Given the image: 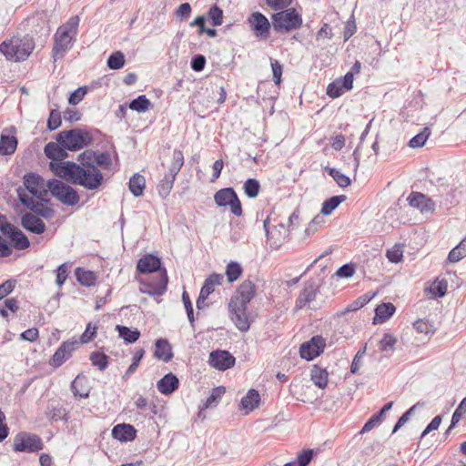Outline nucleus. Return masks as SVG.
I'll list each match as a JSON object with an SVG mask.
<instances>
[{"label": "nucleus", "instance_id": "obj_1", "mask_svg": "<svg viewBox=\"0 0 466 466\" xmlns=\"http://www.w3.org/2000/svg\"><path fill=\"white\" fill-rule=\"evenodd\" d=\"M96 152L86 150L78 156L80 165L72 162H50L51 171L66 181L79 185L88 190H96L103 183L104 177L95 166Z\"/></svg>", "mask_w": 466, "mask_h": 466}, {"label": "nucleus", "instance_id": "obj_2", "mask_svg": "<svg viewBox=\"0 0 466 466\" xmlns=\"http://www.w3.org/2000/svg\"><path fill=\"white\" fill-rule=\"evenodd\" d=\"M79 21L77 15L71 16L66 23L57 28L52 50L55 60L62 57L73 46L78 33Z\"/></svg>", "mask_w": 466, "mask_h": 466}, {"label": "nucleus", "instance_id": "obj_3", "mask_svg": "<svg viewBox=\"0 0 466 466\" xmlns=\"http://www.w3.org/2000/svg\"><path fill=\"white\" fill-rule=\"evenodd\" d=\"M35 48V42L29 35L22 38L13 37L9 41H4L0 45V52L13 61L25 60Z\"/></svg>", "mask_w": 466, "mask_h": 466}, {"label": "nucleus", "instance_id": "obj_4", "mask_svg": "<svg viewBox=\"0 0 466 466\" xmlns=\"http://www.w3.org/2000/svg\"><path fill=\"white\" fill-rule=\"evenodd\" d=\"M57 142L70 151H76L91 144L93 137L88 131L75 128L61 131L56 137Z\"/></svg>", "mask_w": 466, "mask_h": 466}, {"label": "nucleus", "instance_id": "obj_5", "mask_svg": "<svg viewBox=\"0 0 466 466\" xmlns=\"http://www.w3.org/2000/svg\"><path fill=\"white\" fill-rule=\"evenodd\" d=\"M184 165V155L181 150L175 149L172 154V159L167 167V172L164 175V177L161 179L159 184L157 185L158 194L166 198L169 195L176 177L180 171L181 167Z\"/></svg>", "mask_w": 466, "mask_h": 466}, {"label": "nucleus", "instance_id": "obj_6", "mask_svg": "<svg viewBox=\"0 0 466 466\" xmlns=\"http://www.w3.org/2000/svg\"><path fill=\"white\" fill-rule=\"evenodd\" d=\"M271 20L274 30L281 33L297 30L302 25V17L294 8H288L273 14Z\"/></svg>", "mask_w": 466, "mask_h": 466}, {"label": "nucleus", "instance_id": "obj_7", "mask_svg": "<svg viewBox=\"0 0 466 466\" xmlns=\"http://www.w3.org/2000/svg\"><path fill=\"white\" fill-rule=\"evenodd\" d=\"M47 187L51 194L65 205L75 206L79 202L80 198L76 190L60 180H48Z\"/></svg>", "mask_w": 466, "mask_h": 466}, {"label": "nucleus", "instance_id": "obj_8", "mask_svg": "<svg viewBox=\"0 0 466 466\" xmlns=\"http://www.w3.org/2000/svg\"><path fill=\"white\" fill-rule=\"evenodd\" d=\"M214 200L219 207L229 206L233 215L237 217L242 215L241 203L233 188L226 187L218 190L214 196Z\"/></svg>", "mask_w": 466, "mask_h": 466}, {"label": "nucleus", "instance_id": "obj_9", "mask_svg": "<svg viewBox=\"0 0 466 466\" xmlns=\"http://www.w3.org/2000/svg\"><path fill=\"white\" fill-rule=\"evenodd\" d=\"M319 296V285L313 280L306 282L296 299L295 309H302L306 307L315 308V302Z\"/></svg>", "mask_w": 466, "mask_h": 466}, {"label": "nucleus", "instance_id": "obj_10", "mask_svg": "<svg viewBox=\"0 0 466 466\" xmlns=\"http://www.w3.org/2000/svg\"><path fill=\"white\" fill-rule=\"evenodd\" d=\"M24 185L25 187L24 190L25 192L27 190L32 195L31 197H35L37 199H45L49 191L47 182L46 183L43 177L34 173L25 176Z\"/></svg>", "mask_w": 466, "mask_h": 466}, {"label": "nucleus", "instance_id": "obj_11", "mask_svg": "<svg viewBox=\"0 0 466 466\" xmlns=\"http://www.w3.org/2000/svg\"><path fill=\"white\" fill-rule=\"evenodd\" d=\"M168 278L166 270L161 272L156 281H148L147 279H140L139 290L142 293L149 296H161L167 290Z\"/></svg>", "mask_w": 466, "mask_h": 466}, {"label": "nucleus", "instance_id": "obj_12", "mask_svg": "<svg viewBox=\"0 0 466 466\" xmlns=\"http://www.w3.org/2000/svg\"><path fill=\"white\" fill-rule=\"evenodd\" d=\"M325 346V339L321 336H314L310 340L301 344L299 355L306 360H312L323 352Z\"/></svg>", "mask_w": 466, "mask_h": 466}, {"label": "nucleus", "instance_id": "obj_13", "mask_svg": "<svg viewBox=\"0 0 466 466\" xmlns=\"http://www.w3.org/2000/svg\"><path fill=\"white\" fill-rule=\"evenodd\" d=\"M256 295L255 284L249 280H244L238 288L236 293L230 299L228 304L247 306Z\"/></svg>", "mask_w": 466, "mask_h": 466}, {"label": "nucleus", "instance_id": "obj_14", "mask_svg": "<svg viewBox=\"0 0 466 466\" xmlns=\"http://www.w3.org/2000/svg\"><path fill=\"white\" fill-rule=\"evenodd\" d=\"M78 346L79 342L76 339L64 341L54 353L50 360V365L55 368L63 365L72 356L73 351L76 350Z\"/></svg>", "mask_w": 466, "mask_h": 466}, {"label": "nucleus", "instance_id": "obj_15", "mask_svg": "<svg viewBox=\"0 0 466 466\" xmlns=\"http://www.w3.org/2000/svg\"><path fill=\"white\" fill-rule=\"evenodd\" d=\"M247 306L228 304L230 319L241 332H247L250 328V320L247 314Z\"/></svg>", "mask_w": 466, "mask_h": 466}, {"label": "nucleus", "instance_id": "obj_16", "mask_svg": "<svg viewBox=\"0 0 466 466\" xmlns=\"http://www.w3.org/2000/svg\"><path fill=\"white\" fill-rule=\"evenodd\" d=\"M43 448L41 439L35 435H18L14 441L16 451H37Z\"/></svg>", "mask_w": 466, "mask_h": 466}, {"label": "nucleus", "instance_id": "obj_17", "mask_svg": "<svg viewBox=\"0 0 466 466\" xmlns=\"http://www.w3.org/2000/svg\"><path fill=\"white\" fill-rule=\"evenodd\" d=\"M248 22L256 36L267 39L269 35L270 23L268 18L259 12H254L248 18Z\"/></svg>", "mask_w": 466, "mask_h": 466}, {"label": "nucleus", "instance_id": "obj_18", "mask_svg": "<svg viewBox=\"0 0 466 466\" xmlns=\"http://www.w3.org/2000/svg\"><path fill=\"white\" fill-rule=\"evenodd\" d=\"M17 194L21 203L33 212L45 218L49 217L51 214L52 210L50 208H48L43 203H40L38 200H35L34 198L30 197L29 194L23 188L19 187L17 189Z\"/></svg>", "mask_w": 466, "mask_h": 466}, {"label": "nucleus", "instance_id": "obj_19", "mask_svg": "<svg viewBox=\"0 0 466 466\" xmlns=\"http://www.w3.org/2000/svg\"><path fill=\"white\" fill-rule=\"evenodd\" d=\"M209 364L218 370H226L235 364V358L226 350H215L209 355Z\"/></svg>", "mask_w": 466, "mask_h": 466}, {"label": "nucleus", "instance_id": "obj_20", "mask_svg": "<svg viewBox=\"0 0 466 466\" xmlns=\"http://www.w3.org/2000/svg\"><path fill=\"white\" fill-rule=\"evenodd\" d=\"M408 201L410 207L419 208L421 212L433 211L435 208L434 202L430 198L419 192L410 193Z\"/></svg>", "mask_w": 466, "mask_h": 466}, {"label": "nucleus", "instance_id": "obj_21", "mask_svg": "<svg viewBox=\"0 0 466 466\" xmlns=\"http://www.w3.org/2000/svg\"><path fill=\"white\" fill-rule=\"evenodd\" d=\"M22 226L35 234H42L46 230V225L41 218L34 214L26 213L22 217Z\"/></svg>", "mask_w": 466, "mask_h": 466}, {"label": "nucleus", "instance_id": "obj_22", "mask_svg": "<svg viewBox=\"0 0 466 466\" xmlns=\"http://www.w3.org/2000/svg\"><path fill=\"white\" fill-rule=\"evenodd\" d=\"M160 259L151 254L143 256L137 262V268L140 273H152L160 268Z\"/></svg>", "mask_w": 466, "mask_h": 466}, {"label": "nucleus", "instance_id": "obj_23", "mask_svg": "<svg viewBox=\"0 0 466 466\" xmlns=\"http://www.w3.org/2000/svg\"><path fill=\"white\" fill-rule=\"evenodd\" d=\"M66 148L63 147L58 142H49L45 146L44 152L46 156L51 159V162H65L64 160L67 157L68 154L66 151Z\"/></svg>", "mask_w": 466, "mask_h": 466}, {"label": "nucleus", "instance_id": "obj_24", "mask_svg": "<svg viewBox=\"0 0 466 466\" xmlns=\"http://www.w3.org/2000/svg\"><path fill=\"white\" fill-rule=\"evenodd\" d=\"M350 89V72L346 73L343 78H338L330 83L327 87V94L336 98Z\"/></svg>", "mask_w": 466, "mask_h": 466}, {"label": "nucleus", "instance_id": "obj_25", "mask_svg": "<svg viewBox=\"0 0 466 466\" xmlns=\"http://www.w3.org/2000/svg\"><path fill=\"white\" fill-rule=\"evenodd\" d=\"M137 431L130 424H117L112 430V436L114 439L122 442L133 441L136 438Z\"/></svg>", "mask_w": 466, "mask_h": 466}, {"label": "nucleus", "instance_id": "obj_26", "mask_svg": "<svg viewBox=\"0 0 466 466\" xmlns=\"http://www.w3.org/2000/svg\"><path fill=\"white\" fill-rule=\"evenodd\" d=\"M179 380L173 373L166 374L157 383L158 391L164 395H168L174 392L178 388Z\"/></svg>", "mask_w": 466, "mask_h": 466}, {"label": "nucleus", "instance_id": "obj_27", "mask_svg": "<svg viewBox=\"0 0 466 466\" xmlns=\"http://www.w3.org/2000/svg\"><path fill=\"white\" fill-rule=\"evenodd\" d=\"M396 311L395 306L390 303H381L375 309V316L373 318V323H384L387 321Z\"/></svg>", "mask_w": 466, "mask_h": 466}, {"label": "nucleus", "instance_id": "obj_28", "mask_svg": "<svg viewBox=\"0 0 466 466\" xmlns=\"http://www.w3.org/2000/svg\"><path fill=\"white\" fill-rule=\"evenodd\" d=\"M5 236L11 239L15 248L17 249H25L30 245L26 236L14 226L11 227V229L8 230Z\"/></svg>", "mask_w": 466, "mask_h": 466}, {"label": "nucleus", "instance_id": "obj_29", "mask_svg": "<svg viewBox=\"0 0 466 466\" xmlns=\"http://www.w3.org/2000/svg\"><path fill=\"white\" fill-rule=\"evenodd\" d=\"M260 401V396L258 390L251 389L244 396L240 402V408L246 410V413L252 411L258 407Z\"/></svg>", "mask_w": 466, "mask_h": 466}, {"label": "nucleus", "instance_id": "obj_30", "mask_svg": "<svg viewBox=\"0 0 466 466\" xmlns=\"http://www.w3.org/2000/svg\"><path fill=\"white\" fill-rule=\"evenodd\" d=\"M17 147V139L13 135L5 134L4 130L0 137V154L12 155Z\"/></svg>", "mask_w": 466, "mask_h": 466}, {"label": "nucleus", "instance_id": "obj_31", "mask_svg": "<svg viewBox=\"0 0 466 466\" xmlns=\"http://www.w3.org/2000/svg\"><path fill=\"white\" fill-rule=\"evenodd\" d=\"M155 356L165 362L173 358L171 346L167 339H159L156 341Z\"/></svg>", "mask_w": 466, "mask_h": 466}, {"label": "nucleus", "instance_id": "obj_32", "mask_svg": "<svg viewBox=\"0 0 466 466\" xmlns=\"http://www.w3.org/2000/svg\"><path fill=\"white\" fill-rule=\"evenodd\" d=\"M329 373L326 369L314 365L310 370V379L312 382L319 389L326 388L328 384Z\"/></svg>", "mask_w": 466, "mask_h": 466}, {"label": "nucleus", "instance_id": "obj_33", "mask_svg": "<svg viewBox=\"0 0 466 466\" xmlns=\"http://www.w3.org/2000/svg\"><path fill=\"white\" fill-rule=\"evenodd\" d=\"M71 390L75 396L87 398L89 396L87 379L85 376L77 375L71 383Z\"/></svg>", "mask_w": 466, "mask_h": 466}, {"label": "nucleus", "instance_id": "obj_34", "mask_svg": "<svg viewBox=\"0 0 466 466\" xmlns=\"http://www.w3.org/2000/svg\"><path fill=\"white\" fill-rule=\"evenodd\" d=\"M145 186V177L137 173L134 174L129 179L128 187L135 197H140L143 195Z\"/></svg>", "mask_w": 466, "mask_h": 466}, {"label": "nucleus", "instance_id": "obj_35", "mask_svg": "<svg viewBox=\"0 0 466 466\" xmlns=\"http://www.w3.org/2000/svg\"><path fill=\"white\" fill-rule=\"evenodd\" d=\"M77 281L86 287L94 286L96 281V275L90 270L77 268L75 271Z\"/></svg>", "mask_w": 466, "mask_h": 466}, {"label": "nucleus", "instance_id": "obj_36", "mask_svg": "<svg viewBox=\"0 0 466 466\" xmlns=\"http://www.w3.org/2000/svg\"><path fill=\"white\" fill-rule=\"evenodd\" d=\"M223 279V276L221 274H211L206 280L201 288L200 292L202 293V297L204 296H209L215 289L216 286H218L221 284V281Z\"/></svg>", "mask_w": 466, "mask_h": 466}, {"label": "nucleus", "instance_id": "obj_37", "mask_svg": "<svg viewBox=\"0 0 466 466\" xmlns=\"http://www.w3.org/2000/svg\"><path fill=\"white\" fill-rule=\"evenodd\" d=\"M347 200V196L339 195L334 196L327 200H325L322 204L321 214L328 216L330 215L333 210H335L339 205Z\"/></svg>", "mask_w": 466, "mask_h": 466}, {"label": "nucleus", "instance_id": "obj_38", "mask_svg": "<svg viewBox=\"0 0 466 466\" xmlns=\"http://www.w3.org/2000/svg\"><path fill=\"white\" fill-rule=\"evenodd\" d=\"M466 257V237L448 255V261L456 263Z\"/></svg>", "mask_w": 466, "mask_h": 466}, {"label": "nucleus", "instance_id": "obj_39", "mask_svg": "<svg viewBox=\"0 0 466 466\" xmlns=\"http://www.w3.org/2000/svg\"><path fill=\"white\" fill-rule=\"evenodd\" d=\"M150 107L151 102L145 95L138 96L129 104V108L138 113L147 112Z\"/></svg>", "mask_w": 466, "mask_h": 466}, {"label": "nucleus", "instance_id": "obj_40", "mask_svg": "<svg viewBox=\"0 0 466 466\" xmlns=\"http://www.w3.org/2000/svg\"><path fill=\"white\" fill-rule=\"evenodd\" d=\"M431 135V129L424 127L421 132L414 136L408 143L410 147L420 148L423 147Z\"/></svg>", "mask_w": 466, "mask_h": 466}, {"label": "nucleus", "instance_id": "obj_41", "mask_svg": "<svg viewBox=\"0 0 466 466\" xmlns=\"http://www.w3.org/2000/svg\"><path fill=\"white\" fill-rule=\"evenodd\" d=\"M225 392H226V389L222 386L213 389L211 394L207 399L206 403L204 404L202 409H208V408L216 407Z\"/></svg>", "mask_w": 466, "mask_h": 466}, {"label": "nucleus", "instance_id": "obj_42", "mask_svg": "<svg viewBox=\"0 0 466 466\" xmlns=\"http://www.w3.org/2000/svg\"><path fill=\"white\" fill-rule=\"evenodd\" d=\"M466 413V397L461 401L454 410L449 429L445 434H449L450 431L461 420V417Z\"/></svg>", "mask_w": 466, "mask_h": 466}, {"label": "nucleus", "instance_id": "obj_43", "mask_svg": "<svg viewBox=\"0 0 466 466\" xmlns=\"http://www.w3.org/2000/svg\"><path fill=\"white\" fill-rule=\"evenodd\" d=\"M116 329L119 331V336L129 343H134L139 339L140 333L137 329L132 330L127 327L119 325L116 326Z\"/></svg>", "mask_w": 466, "mask_h": 466}, {"label": "nucleus", "instance_id": "obj_44", "mask_svg": "<svg viewBox=\"0 0 466 466\" xmlns=\"http://www.w3.org/2000/svg\"><path fill=\"white\" fill-rule=\"evenodd\" d=\"M95 166L102 169H109L112 165V158L107 152H96Z\"/></svg>", "mask_w": 466, "mask_h": 466}, {"label": "nucleus", "instance_id": "obj_45", "mask_svg": "<svg viewBox=\"0 0 466 466\" xmlns=\"http://www.w3.org/2000/svg\"><path fill=\"white\" fill-rule=\"evenodd\" d=\"M259 189L260 185L258 181L255 178H248L244 183L245 194L250 198H256L258 195Z\"/></svg>", "mask_w": 466, "mask_h": 466}, {"label": "nucleus", "instance_id": "obj_46", "mask_svg": "<svg viewBox=\"0 0 466 466\" xmlns=\"http://www.w3.org/2000/svg\"><path fill=\"white\" fill-rule=\"evenodd\" d=\"M242 273L241 266L237 262H230L228 264L226 268V275L228 282H234L237 280Z\"/></svg>", "mask_w": 466, "mask_h": 466}, {"label": "nucleus", "instance_id": "obj_47", "mask_svg": "<svg viewBox=\"0 0 466 466\" xmlns=\"http://www.w3.org/2000/svg\"><path fill=\"white\" fill-rule=\"evenodd\" d=\"M125 56L122 52H114L107 60V66L110 69H120L124 66Z\"/></svg>", "mask_w": 466, "mask_h": 466}, {"label": "nucleus", "instance_id": "obj_48", "mask_svg": "<svg viewBox=\"0 0 466 466\" xmlns=\"http://www.w3.org/2000/svg\"><path fill=\"white\" fill-rule=\"evenodd\" d=\"M413 328L417 330L419 333H423L425 335L433 334L434 333V327L433 325L427 319H417L413 323Z\"/></svg>", "mask_w": 466, "mask_h": 466}, {"label": "nucleus", "instance_id": "obj_49", "mask_svg": "<svg viewBox=\"0 0 466 466\" xmlns=\"http://www.w3.org/2000/svg\"><path fill=\"white\" fill-rule=\"evenodd\" d=\"M108 357L104 353L92 352L90 360L94 366H96L100 370H104L108 365Z\"/></svg>", "mask_w": 466, "mask_h": 466}, {"label": "nucleus", "instance_id": "obj_50", "mask_svg": "<svg viewBox=\"0 0 466 466\" xmlns=\"http://www.w3.org/2000/svg\"><path fill=\"white\" fill-rule=\"evenodd\" d=\"M397 342V339L390 334L385 333L382 339L380 341V349L382 351H392L394 350V346Z\"/></svg>", "mask_w": 466, "mask_h": 466}, {"label": "nucleus", "instance_id": "obj_51", "mask_svg": "<svg viewBox=\"0 0 466 466\" xmlns=\"http://www.w3.org/2000/svg\"><path fill=\"white\" fill-rule=\"evenodd\" d=\"M327 170L339 187H343L350 185V177L341 174L338 169L327 167Z\"/></svg>", "mask_w": 466, "mask_h": 466}, {"label": "nucleus", "instance_id": "obj_52", "mask_svg": "<svg viewBox=\"0 0 466 466\" xmlns=\"http://www.w3.org/2000/svg\"><path fill=\"white\" fill-rule=\"evenodd\" d=\"M208 17L214 26L220 25L223 23V11L218 5H212L208 11Z\"/></svg>", "mask_w": 466, "mask_h": 466}, {"label": "nucleus", "instance_id": "obj_53", "mask_svg": "<svg viewBox=\"0 0 466 466\" xmlns=\"http://www.w3.org/2000/svg\"><path fill=\"white\" fill-rule=\"evenodd\" d=\"M61 126V115L57 109H52L47 119V128L56 130Z\"/></svg>", "mask_w": 466, "mask_h": 466}, {"label": "nucleus", "instance_id": "obj_54", "mask_svg": "<svg viewBox=\"0 0 466 466\" xmlns=\"http://www.w3.org/2000/svg\"><path fill=\"white\" fill-rule=\"evenodd\" d=\"M69 266L67 263L61 264L56 269V283L58 287H62V285L66 282L68 277Z\"/></svg>", "mask_w": 466, "mask_h": 466}, {"label": "nucleus", "instance_id": "obj_55", "mask_svg": "<svg viewBox=\"0 0 466 466\" xmlns=\"http://www.w3.org/2000/svg\"><path fill=\"white\" fill-rule=\"evenodd\" d=\"M96 329L97 327L96 325H93L91 322L88 323L86 325V330L80 337V341H78L79 344H84L91 341L96 337Z\"/></svg>", "mask_w": 466, "mask_h": 466}, {"label": "nucleus", "instance_id": "obj_56", "mask_svg": "<svg viewBox=\"0 0 466 466\" xmlns=\"http://www.w3.org/2000/svg\"><path fill=\"white\" fill-rule=\"evenodd\" d=\"M374 293H366L362 296H360L359 299L351 302V311L358 310L361 309L363 306H365L368 302L371 300V299L374 297Z\"/></svg>", "mask_w": 466, "mask_h": 466}, {"label": "nucleus", "instance_id": "obj_57", "mask_svg": "<svg viewBox=\"0 0 466 466\" xmlns=\"http://www.w3.org/2000/svg\"><path fill=\"white\" fill-rule=\"evenodd\" d=\"M382 420L375 413L373 414L364 424L362 429L359 431V434L366 433L380 424Z\"/></svg>", "mask_w": 466, "mask_h": 466}, {"label": "nucleus", "instance_id": "obj_58", "mask_svg": "<svg viewBox=\"0 0 466 466\" xmlns=\"http://www.w3.org/2000/svg\"><path fill=\"white\" fill-rule=\"evenodd\" d=\"M387 258L392 263H399L402 259V250L400 247H393L386 253Z\"/></svg>", "mask_w": 466, "mask_h": 466}, {"label": "nucleus", "instance_id": "obj_59", "mask_svg": "<svg viewBox=\"0 0 466 466\" xmlns=\"http://www.w3.org/2000/svg\"><path fill=\"white\" fill-rule=\"evenodd\" d=\"M267 5L272 9L278 10H286L291 5L292 0H266Z\"/></svg>", "mask_w": 466, "mask_h": 466}, {"label": "nucleus", "instance_id": "obj_60", "mask_svg": "<svg viewBox=\"0 0 466 466\" xmlns=\"http://www.w3.org/2000/svg\"><path fill=\"white\" fill-rule=\"evenodd\" d=\"M273 80L275 84L279 85L281 82V75H282V66L278 60L271 59L270 61Z\"/></svg>", "mask_w": 466, "mask_h": 466}, {"label": "nucleus", "instance_id": "obj_61", "mask_svg": "<svg viewBox=\"0 0 466 466\" xmlns=\"http://www.w3.org/2000/svg\"><path fill=\"white\" fill-rule=\"evenodd\" d=\"M86 94V89L85 87L77 88L70 95L68 98V103L71 105H77L83 100Z\"/></svg>", "mask_w": 466, "mask_h": 466}, {"label": "nucleus", "instance_id": "obj_62", "mask_svg": "<svg viewBox=\"0 0 466 466\" xmlns=\"http://www.w3.org/2000/svg\"><path fill=\"white\" fill-rule=\"evenodd\" d=\"M441 415H437L435 416L431 421L427 425V427L425 428V430L422 431L421 435H420V438H423L425 437L427 434H429L431 431H435L437 430L441 423Z\"/></svg>", "mask_w": 466, "mask_h": 466}, {"label": "nucleus", "instance_id": "obj_63", "mask_svg": "<svg viewBox=\"0 0 466 466\" xmlns=\"http://www.w3.org/2000/svg\"><path fill=\"white\" fill-rule=\"evenodd\" d=\"M431 291L438 298H442L447 291V282L446 281H439L431 287Z\"/></svg>", "mask_w": 466, "mask_h": 466}, {"label": "nucleus", "instance_id": "obj_64", "mask_svg": "<svg viewBox=\"0 0 466 466\" xmlns=\"http://www.w3.org/2000/svg\"><path fill=\"white\" fill-rule=\"evenodd\" d=\"M206 65V58L202 55H198L192 58L191 68L194 71L200 72L204 69Z\"/></svg>", "mask_w": 466, "mask_h": 466}]
</instances>
